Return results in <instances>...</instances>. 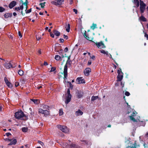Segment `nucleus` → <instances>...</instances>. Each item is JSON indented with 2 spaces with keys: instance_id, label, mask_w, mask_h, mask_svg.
<instances>
[{
  "instance_id": "50",
  "label": "nucleus",
  "mask_w": 148,
  "mask_h": 148,
  "mask_svg": "<svg viewBox=\"0 0 148 148\" xmlns=\"http://www.w3.org/2000/svg\"><path fill=\"white\" fill-rule=\"evenodd\" d=\"M20 82L24 84L25 83V80L23 79H21L20 81Z\"/></svg>"
},
{
  "instance_id": "63",
  "label": "nucleus",
  "mask_w": 148,
  "mask_h": 148,
  "mask_svg": "<svg viewBox=\"0 0 148 148\" xmlns=\"http://www.w3.org/2000/svg\"><path fill=\"white\" fill-rule=\"evenodd\" d=\"M6 135L7 136H9L11 135V134L10 133H6Z\"/></svg>"
},
{
  "instance_id": "12",
  "label": "nucleus",
  "mask_w": 148,
  "mask_h": 148,
  "mask_svg": "<svg viewBox=\"0 0 148 148\" xmlns=\"http://www.w3.org/2000/svg\"><path fill=\"white\" fill-rule=\"evenodd\" d=\"M4 66L7 69H10L11 68H13V67L10 62H6L4 64Z\"/></svg>"
},
{
  "instance_id": "16",
  "label": "nucleus",
  "mask_w": 148,
  "mask_h": 148,
  "mask_svg": "<svg viewBox=\"0 0 148 148\" xmlns=\"http://www.w3.org/2000/svg\"><path fill=\"white\" fill-rule=\"evenodd\" d=\"M83 114V112L80 110H78L77 111H76L75 114L76 116H79L82 115Z\"/></svg>"
},
{
  "instance_id": "22",
  "label": "nucleus",
  "mask_w": 148,
  "mask_h": 148,
  "mask_svg": "<svg viewBox=\"0 0 148 148\" xmlns=\"http://www.w3.org/2000/svg\"><path fill=\"white\" fill-rule=\"evenodd\" d=\"M139 19L141 21H143V22L146 21V19L142 15L139 18Z\"/></svg>"
},
{
  "instance_id": "11",
  "label": "nucleus",
  "mask_w": 148,
  "mask_h": 148,
  "mask_svg": "<svg viewBox=\"0 0 148 148\" xmlns=\"http://www.w3.org/2000/svg\"><path fill=\"white\" fill-rule=\"evenodd\" d=\"M78 84L85 83V80L84 79H82V77H78L76 80Z\"/></svg>"
},
{
  "instance_id": "55",
  "label": "nucleus",
  "mask_w": 148,
  "mask_h": 148,
  "mask_svg": "<svg viewBox=\"0 0 148 148\" xmlns=\"http://www.w3.org/2000/svg\"><path fill=\"white\" fill-rule=\"evenodd\" d=\"M18 35L20 37V38H21L22 37V35L21 32L20 31L18 32Z\"/></svg>"
},
{
  "instance_id": "13",
  "label": "nucleus",
  "mask_w": 148,
  "mask_h": 148,
  "mask_svg": "<svg viewBox=\"0 0 148 148\" xmlns=\"http://www.w3.org/2000/svg\"><path fill=\"white\" fill-rule=\"evenodd\" d=\"M16 3H17L16 1H13L10 2L9 5L8 6L10 9H12L16 5Z\"/></svg>"
},
{
  "instance_id": "49",
  "label": "nucleus",
  "mask_w": 148,
  "mask_h": 148,
  "mask_svg": "<svg viewBox=\"0 0 148 148\" xmlns=\"http://www.w3.org/2000/svg\"><path fill=\"white\" fill-rule=\"evenodd\" d=\"M15 10L16 11H20L21 10L19 7H16L15 8Z\"/></svg>"
},
{
  "instance_id": "30",
  "label": "nucleus",
  "mask_w": 148,
  "mask_h": 148,
  "mask_svg": "<svg viewBox=\"0 0 148 148\" xmlns=\"http://www.w3.org/2000/svg\"><path fill=\"white\" fill-rule=\"evenodd\" d=\"M98 98V96H93L91 98V101H94Z\"/></svg>"
},
{
  "instance_id": "58",
  "label": "nucleus",
  "mask_w": 148,
  "mask_h": 148,
  "mask_svg": "<svg viewBox=\"0 0 148 148\" xmlns=\"http://www.w3.org/2000/svg\"><path fill=\"white\" fill-rule=\"evenodd\" d=\"M38 142L40 144L42 145H44L43 143L42 142H41V141H38Z\"/></svg>"
},
{
  "instance_id": "61",
  "label": "nucleus",
  "mask_w": 148,
  "mask_h": 148,
  "mask_svg": "<svg viewBox=\"0 0 148 148\" xmlns=\"http://www.w3.org/2000/svg\"><path fill=\"white\" fill-rule=\"evenodd\" d=\"M68 49L67 47H66L64 49V51L65 52H66L68 51Z\"/></svg>"
},
{
  "instance_id": "35",
  "label": "nucleus",
  "mask_w": 148,
  "mask_h": 148,
  "mask_svg": "<svg viewBox=\"0 0 148 148\" xmlns=\"http://www.w3.org/2000/svg\"><path fill=\"white\" fill-rule=\"evenodd\" d=\"M117 73H118V75L123 74V73L121 71V69H120L118 70Z\"/></svg>"
},
{
  "instance_id": "62",
  "label": "nucleus",
  "mask_w": 148,
  "mask_h": 148,
  "mask_svg": "<svg viewBox=\"0 0 148 148\" xmlns=\"http://www.w3.org/2000/svg\"><path fill=\"white\" fill-rule=\"evenodd\" d=\"M124 83H123L122 82H121V85L122 86V88L124 86Z\"/></svg>"
},
{
  "instance_id": "47",
  "label": "nucleus",
  "mask_w": 148,
  "mask_h": 148,
  "mask_svg": "<svg viewBox=\"0 0 148 148\" xmlns=\"http://www.w3.org/2000/svg\"><path fill=\"white\" fill-rule=\"evenodd\" d=\"M4 80L5 81L6 83V84H8V83L9 82L8 80V79H7V78L5 77L4 78Z\"/></svg>"
},
{
  "instance_id": "15",
  "label": "nucleus",
  "mask_w": 148,
  "mask_h": 148,
  "mask_svg": "<svg viewBox=\"0 0 148 148\" xmlns=\"http://www.w3.org/2000/svg\"><path fill=\"white\" fill-rule=\"evenodd\" d=\"M59 54L62 59V58L66 57V54H65L64 55V54L63 50L62 49L60 51H59Z\"/></svg>"
},
{
  "instance_id": "31",
  "label": "nucleus",
  "mask_w": 148,
  "mask_h": 148,
  "mask_svg": "<svg viewBox=\"0 0 148 148\" xmlns=\"http://www.w3.org/2000/svg\"><path fill=\"white\" fill-rule=\"evenodd\" d=\"M18 74L20 76H22L23 75V71L21 70H19L18 72Z\"/></svg>"
},
{
  "instance_id": "3",
  "label": "nucleus",
  "mask_w": 148,
  "mask_h": 148,
  "mask_svg": "<svg viewBox=\"0 0 148 148\" xmlns=\"http://www.w3.org/2000/svg\"><path fill=\"white\" fill-rule=\"evenodd\" d=\"M56 127L63 132L65 133H68L70 131V130L68 128L65 126H62L60 125H57Z\"/></svg>"
},
{
  "instance_id": "25",
  "label": "nucleus",
  "mask_w": 148,
  "mask_h": 148,
  "mask_svg": "<svg viewBox=\"0 0 148 148\" xmlns=\"http://www.w3.org/2000/svg\"><path fill=\"white\" fill-rule=\"evenodd\" d=\"M100 51L101 53L106 54L107 56H109V53H108V51H106L103 50H101Z\"/></svg>"
},
{
  "instance_id": "40",
  "label": "nucleus",
  "mask_w": 148,
  "mask_h": 148,
  "mask_svg": "<svg viewBox=\"0 0 148 148\" xmlns=\"http://www.w3.org/2000/svg\"><path fill=\"white\" fill-rule=\"evenodd\" d=\"M5 10V9L3 8L0 7V12H4Z\"/></svg>"
},
{
  "instance_id": "21",
  "label": "nucleus",
  "mask_w": 148,
  "mask_h": 148,
  "mask_svg": "<svg viewBox=\"0 0 148 148\" xmlns=\"http://www.w3.org/2000/svg\"><path fill=\"white\" fill-rule=\"evenodd\" d=\"M53 33L55 35L57 36H59L60 35V33L57 30H55L54 31Z\"/></svg>"
},
{
  "instance_id": "64",
  "label": "nucleus",
  "mask_w": 148,
  "mask_h": 148,
  "mask_svg": "<svg viewBox=\"0 0 148 148\" xmlns=\"http://www.w3.org/2000/svg\"><path fill=\"white\" fill-rule=\"evenodd\" d=\"M44 64L45 66H47L48 65V64L47 62H45L44 63Z\"/></svg>"
},
{
  "instance_id": "1",
  "label": "nucleus",
  "mask_w": 148,
  "mask_h": 148,
  "mask_svg": "<svg viewBox=\"0 0 148 148\" xmlns=\"http://www.w3.org/2000/svg\"><path fill=\"white\" fill-rule=\"evenodd\" d=\"M137 113L135 111H132V114H131L130 115L128 116L130 120L134 122H138V126H144L145 125V122L143 121H140L139 120L140 117L139 116H137L136 117V115Z\"/></svg>"
},
{
  "instance_id": "59",
  "label": "nucleus",
  "mask_w": 148,
  "mask_h": 148,
  "mask_svg": "<svg viewBox=\"0 0 148 148\" xmlns=\"http://www.w3.org/2000/svg\"><path fill=\"white\" fill-rule=\"evenodd\" d=\"M91 63H92L91 61V60H89L88 62V64L89 65H90L91 64Z\"/></svg>"
},
{
  "instance_id": "7",
  "label": "nucleus",
  "mask_w": 148,
  "mask_h": 148,
  "mask_svg": "<svg viewBox=\"0 0 148 148\" xmlns=\"http://www.w3.org/2000/svg\"><path fill=\"white\" fill-rule=\"evenodd\" d=\"M140 11L141 13H143L144 12V11L145 9V7L146 6V4L144 3L143 1H142L140 0Z\"/></svg>"
},
{
  "instance_id": "51",
  "label": "nucleus",
  "mask_w": 148,
  "mask_h": 148,
  "mask_svg": "<svg viewBox=\"0 0 148 148\" xmlns=\"http://www.w3.org/2000/svg\"><path fill=\"white\" fill-rule=\"evenodd\" d=\"M19 85V83L18 82H16L15 83V86L16 87L18 86Z\"/></svg>"
},
{
  "instance_id": "34",
  "label": "nucleus",
  "mask_w": 148,
  "mask_h": 148,
  "mask_svg": "<svg viewBox=\"0 0 148 148\" xmlns=\"http://www.w3.org/2000/svg\"><path fill=\"white\" fill-rule=\"evenodd\" d=\"M126 148H136L135 145L133 144L132 145L128 146Z\"/></svg>"
},
{
  "instance_id": "20",
  "label": "nucleus",
  "mask_w": 148,
  "mask_h": 148,
  "mask_svg": "<svg viewBox=\"0 0 148 148\" xmlns=\"http://www.w3.org/2000/svg\"><path fill=\"white\" fill-rule=\"evenodd\" d=\"M69 146H70V144L66 143H64L63 144V146L64 148H69Z\"/></svg>"
},
{
  "instance_id": "38",
  "label": "nucleus",
  "mask_w": 148,
  "mask_h": 148,
  "mask_svg": "<svg viewBox=\"0 0 148 148\" xmlns=\"http://www.w3.org/2000/svg\"><path fill=\"white\" fill-rule=\"evenodd\" d=\"M51 3L55 5H58V3H57V1H53L51 2Z\"/></svg>"
},
{
  "instance_id": "44",
  "label": "nucleus",
  "mask_w": 148,
  "mask_h": 148,
  "mask_svg": "<svg viewBox=\"0 0 148 148\" xmlns=\"http://www.w3.org/2000/svg\"><path fill=\"white\" fill-rule=\"evenodd\" d=\"M13 34H10V35H9L8 36H9V37L10 38H11V39H13Z\"/></svg>"
},
{
  "instance_id": "10",
  "label": "nucleus",
  "mask_w": 148,
  "mask_h": 148,
  "mask_svg": "<svg viewBox=\"0 0 148 148\" xmlns=\"http://www.w3.org/2000/svg\"><path fill=\"white\" fill-rule=\"evenodd\" d=\"M91 71V69L89 68H86L84 71V73L85 76H88L89 75V73Z\"/></svg>"
},
{
  "instance_id": "18",
  "label": "nucleus",
  "mask_w": 148,
  "mask_h": 148,
  "mask_svg": "<svg viewBox=\"0 0 148 148\" xmlns=\"http://www.w3.org/2000/svg\"><path fill=\"white\" fill-rule=\"evenodd\" d=\"M55 59L57 61H61L62 60V59L60 57V56L58 55L55 56Z\"/></svg>"
},
{
  "instance_id": "39",
  "label": "nucleus",
  "mask_w": 148,
  "mask_h": 148,
  "mask_svg": "<svg viewBox=\"0 0 148 148\" xmlns=\"http://www.w3.org/2000/svg\"><path fill=\"white\" fill-rule=\"evenodd\" d=\"M20 9L21 10V13L22 15H23V5H21L20 7H19Z\"/></svg>"
},
{
  "instance_id": "29",
  "label": "nucleus",
  "mask_w": 148,
  "mask_h": 148,
  "mask_svg": "<svg viewBox=\"0 0 148 148\" xmlns=\"http://www.w3.org/2000/svg\"><path fill=\"white\" fill-rule=\"evenodd\" d=\"M64 0H58L57 1L58 5H62L64 2Z\"/></svg>"
},
{
  "instance_id": "56",
  "label": "nucleus",
  "mask_w": 148,
  "mask_h": 148,
  "mask_svg": "<svg viewBox=\"0 0 148 148\" xmlns=\"http://www.w3.org/2000/svg\"><path fill=\"white\" fill-rule=\"evenodd\" d=\"M73 12H74L76 14L77 13V11L76 9H73Z\"/></svg>"
},
{
  "instance_id": "5",
  "label": "nucleus",
  "mask_w": 148,
  "mask_h": 148,
  "mask_svg": "<svg viewBox=\"0 0 148 148\" xmlns=\"http://www.w3.org/2000/svg\"><path fill=\"white\" fill-rule=\"evenodd\" d=\"M15 116L16 119H20L24 116L25 115L23 112L22 111L20 110L15 113Z\"/></svg>"
},
{
  "instance_id": "28",
  "label": "nucleus",
  "mask_w": 148,
  "mask_h": 148,
  "mask_svg": "<svg viewBox=\"0 0 148 148\" xmlns=\"http://www.w3.org/2000/svg\"><path fill=\"white\" fill-rule=\"evenodd\" d=\"M65 28H66V31L68 32H69L70 29V25L68 24L67 26Z\"/></svg>"
},
{
  "instance_id": "14",
  "label": "nucleus",
  "mask_w": 148,
  "mask_h": 148,
  "mask_svg": "<svg viewBox=\"0 0 148 148\" xmlns=\"http://www.w3.org/2000/svg\"><path fill=\"white\" fill-rule=\"evenodd\" d=\"M9 141H11V142L9 143V145H15L16 144L17 140L16 139H14L12 140L11 139H9Z\"/></svg>"
},
{
  "instance_id": "6",
  "label": "nucleus",
  "mask_w": 148,
  "mask_h": 148,
  "mask_svg": "<svg viewBox=\"0 0 148 148\" xmlns=\"http://www.w3.org/2000/svg\"><path fill=\"white\" fill-rule=\"evenodd\" d=\"M38 112L40 113L44 114V116H45L49 115L50 114L48 110H44L41 108H40L39 109Z\"/></svg>"
},
{
  "instance_id": "52",
  "label": "nucleus",
  "mask_w": 148,
  "mask_h": 148,
  "mask_svg": "<svg viewBox=\"0 0 148 148\" xmlns=\"http://www.w3.org/2000/svg\"><path fill=\"white\" fill-rule=\"evenodd\" d=\"M56 70V69L54 67H52L50 70V72L54 71Z\"/></svg>"
},
{
  "instance_id": "17",
  "label": "nucleus",
  "mask_w": 148,
  "mask_h": 148,
  "mask_svg": "<svg viewBox=\"0 0 148 148\" xmlns=\"http://www.w3.org/2000/svg\"><path fill=\"white\" fill-rule=\"evenodd\" d=\"M123 77V74L118 75L117 76V82L121 81Z\"/></svg>"
},
{
  "instance_id": "45",
  "label": "nucleus",
  "mask_w": 148,
  "mask_h": 148,
  "mask_svg": "<svg viewBox=\"0 0 148 148\" xmlns=\"http://www.w3.org/2000/svg\"><path fill=\"white\" fill-rule=\"evenodd\" d=\"M63 112L62 110H60L59 111V115H62L63 114Z\"/></svg>"
},
{
  "instance_id": "8",
  "label": "nucleus",
  "mask_w": 148,
  "mask_h": 148,
  "mask_svg": "<svg viewBox=\"0 0 148 148\" xmlns=\"http://www.w3.org/2000/svg\"><path fill=\"white\" fill-rule=\"evenodd\" d=\"M95 44L97 47L100 49L104 48L106 47V46L104 45V44L102 41L98 42H97L95 43Z\"/></svg>"
},
{
  "instance_id": "43",
  "label": "nucleus",
  "mask_w": 148,
  "mask_h": 148,
  "mask_svg": "<svg viewBox=\"0 0 148 148\" xmlns=\"http://www.w3.org/2000/svg\"><path fill=\"white\" fill-rule=\"evenodd\" d=\"M84 36L87 40H89V37L87 35L86 33L84 34Z\"/></svg>"
},
{
  "instance_id": "54",
  "label": "nucleus",
  "mask_w": 148,
  "mask_h": 148,
  "mask_svg": "<svg viewBox=\"0 0 148 148\" xmlns=\"http://www.w3.org/2000/svg\"><path fill=\"white\" fill-rule=\"evenodd\" d=\"M41 54V51L40 49H39L38 51V55L40 54Z\"/></svg>"
},
{
  "instance_id": "46",
  "label": "nucleus",
  "mask_w": 148,
  "mask_h": 148,
  "mask_svg": "<svg viewBox=\"0 0 148 148\" xmlns=\"http://www.w3.org/2000/svg\"><path fill=\"white\" fill-rule=\"evenodd\" d=\"M143 33H144V34H145V37H146L147 38V39L148 40V35L145 32H144V31H143Z\"/></svg>"
},
{
  "instance_id": "27",
  "label": "nucleus",
  "mask_w": 148,
  "mask_h": 148,
  "mask_svg": "<svg viewBox=\"0 0 148 148\" xmlns=\"http://www.w3.org/2000/svg\"><path fill=\"white\" fill-rule=\"evenodd\" d=\"M134 3L135 4L136 6L138 7L139 5V3L138 0H134Z\"/></svg>"
},
{
  "instance_id": "33",
  "label": "nucleus",
  "mask_w": 148,
  "mask_h": 148,
  "mask_svg": "<svg viewBox=\"0 0 148 148\" xmlns=\"http://www.w3.org/2000/svg\"><path fill=\"white\" fill-rule=\"evenodd\" d=\"M91 29L94 30L95 28H97V25L93 23L92 25L90 27Z\"/></svg>"
},
{
  "instance_id": "36",
  "label": "nucleus",
  "mask_w": 148,
  "mask_h": 148,
  "mask_svg": "<svg viewBox=\"0 0 148 148\" xmlns=\"http://www.w3.org/2000/svg\"><path fill=\"white\" fill-rule=\"evenodd\" d=\"M81 141L84 144H87L88 143V140H81Z\"/></svg>"
},
{
  "instance_id": "23",
  "label": "nucleus",
  "mask_w": 148,
  "mask_h": 148,
  "mask_svg": "<svg viewBox=\"0 0 148 148\" xmlns=\"http://www.w3.org/2000/svg\"><path fill=\"white\" fill-rule=\"evenodd\" d=\"M12 16V13H8L4 14V16L5 18H8L9 17H11Z\"/></svg>"
},
{
  "instance_id": "57",
  "label": "nucleus",
  "mask_w": 148,
  "mask_h": 148,
  "mask_svg": "<svg viewBox=\"0 0 148 148\" xmlns=\"http://www.w3.org/2000/svg\"><path fill=\"white\" fill-rule=\"evenodd\" d=\"M50 36L51 37H52L53 38H54V34L52 33H50Z\"/></svg>"
},
{
  "instance_id": "24",
  "label": "nucleus",
  "mask_w": 148,
  "mask_h": 148,
  "mask_svg": "<svg viewBox=\"0 0 148 148\" xmlns=\"http://www.w3.org/2000/svg\"><path fill=\"white\" fill-rule=\"evenodd\" d=\"M31 100L35 104H38L39 103V100L37 99H31Z\"/></svg>"
},
{
  "instance_id": "32",
  "label": "nucleus",
  "mask_w": 148,
  "mask_h": 148,
  "mask_svg": "<svg viewBox=\"0 0 148 148\" xmlns=\"http://www.w3.org/2000/svg\"><path fill=\"white\" fill-rule=\"evenodd\" d=\"M22 131L24 132H26L28 130V128L27 127H24L22 128Z\"/></svg>"
},
{
  "instance_id": "53",
  "label": "nucleus",
  "mask_w": 148,
  "mask_h": 148,
  "mask_svg": "<svg viewBox=\"0 0 148 148\" xmlns=\"http://www.w3.org/2000/svg\"><path fill=\"white\" fill-rule=\"evenodd\" d=\"M63 37L66 40H67L68 38V36L66 35H65L64 34L63 35Z\"/></svg>"
},
{
  "instance_id": "19",
  "label": "nucleus",
  "mask_w": 148,
  "mask_h": 148,
  "mask_svg": "<svg viewBox=\"0 0 148 148\" xmlns=\"http://www.w3.org/2000/svg\"><path fill=\"white\" fill-rule=\"evenodd\" d=\"M83 93L81 92H77V96L78 98H80L82 97Z\"/></svg>"
},
{
  "instance_id": "26",
  "label": "nucleus",
  "mask_w": 148,
  "mask_h": 148,
  "mask_svg": "<svg viewBox=\"0 0 148 148\" xmlns=\"http://www.w3.org/2000/svg\"><path fill=\"white\" fill-rule=\"evenodd\" d=\"M42 107L44 109H45V110H49V107L47 105H42Z\"/></svg>"
},
{
  "instance_id": "4",
  "label": "nucleus",
  "mask_w": 148,
  "mask_h": 148,
  "mask_svg": "<svg viewBox=\"0 0 148 148\" xmlns=\"http://www.w3.org/2000/svg\"><path fill=\"white\" fill-rule=\"evenodd\" d=\"M72 96L70 94L69 89H67V93L66 95V100L65 101L66 104L68 103L71 101Z\"/></svg>"
},
{
  "instance_id": "48",
  "label": "nucleus",
  "mask_w": 148,
  "mask_h": 148,
  "mask_svg": "<svg viewBox=\"0 0 148 148\" xmlns=\"http://www.w3.org/2000/svg\"><path fill=\"white\" fill-rule=\"evenodd\" d=\"M125 95L126 96H129L130 95V93L126 91L125 92Z\"/></svg>"
},
{
  "instance_id": "41",
  "label": "nucleus",
  "mask_w": 148,
  "mask_h": 148,
  "mask_svg": "<svg viewBox=\"0 0 148 148\" xmlns=\"http://www.w3.org/2000/svg\"><path fill=\"white\" fill-rule=\"evenodd\" d=\"M7 86L11 88L12 87V85L10 82L8 83V84H6Z\"/></svg>"
},
{
  "instance_id": "60",
  "label": "nucleus",
  "mask_w": 148,
  "mask_h": 148,
  "mask_svg": "<svg viewBox=\"0 0 148 148\" xmlns=\"http://www.w3.org/2000/svg\"><path fill=\"white\" fill-rule=\"evenodd\" d=\"M36 38L37 40H39L41 39V37L38 36H36Z\"/></svg>"
},
{
  "instance_id": "37",
  "label": "nucleus",
  "mask_w": 148,
  "mask_h": 148,
  "mask_svg": "<svg viewBox=\"0 0 148 148\" xmlns=\"http://www.w3.org/2000/svg\"><path fill=\"white\" fill-rule=\"evenodd\" d=\"M67 83L69 84V85L70 88L72 89L73 88V86L72 85L71 82H68Z\"/></svg>"
},
{
  "instance_id": "2",
  "label": "nucleus",
  "mask_w": 148,
  "mask_h": 148,
  "mask_svg": "<svg viewBox=\"0 0 148 148\" xmlns=\"http://www.w3.org/2000/svg\"><path fill=\"white\" fill-rule=\"evenodd\" d=\"M69 64V65H71V62L70 60H68L66 62L65 65L64 69V82H66L67 77L68 76V73H67V64Z\"/></svg>"
},
{
  "instance_id": "42",
  "label": "nucleus",
  "mask_w": 148,
  "mask_h": 148,
  "mask_svg": "<svg viewBox=\"0 0 148 148\" xmlns=\"http://www.w3.org/2000/svg\"><path fill=\"white\" fill-rule=\"evenodd\" d=\"M45 2H44V3H41L40 4V5L41 6V7L42 8H44V6H45Z\"/></svg>"
},
{
  "instance_id": "9",
  "label": "nucleus",
  "mask_w": 148,
  "mask_h": 148,
  "mask_svg": "<svg viewBox=\"0 0 148 148\" xmlns=\"http://www.w3.org/2000/svg\"><path fill=\"white\" fill-rule=\"evenodd\" d=\"M21 1L23 3V4L25 6L26 8V10H25V12L26 13H30L31 12V9H30L28 10H27V0H25V2L23 3V1L22 0Z\"/></svg>"
}]
</instances>
